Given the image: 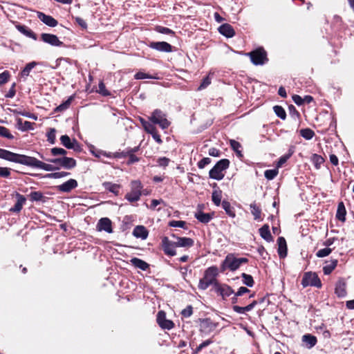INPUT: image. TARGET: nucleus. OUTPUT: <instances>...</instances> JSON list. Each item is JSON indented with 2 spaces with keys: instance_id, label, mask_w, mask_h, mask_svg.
<instances>
[{
  "instance_id": "nucleus-64",
  "label": "nucleus",
  "mask_w": 354,
  "mask_h": 354,
  "mask_svg": "<svg viewBox=\"0 0 354 354\" xmlns=\"http://www.w3.org/2000/svg\"><path fill=\"white\" fill-rule=\"evenodd\" d=\"M211 162V159L209 158H203L198 162V167L200 169L204 168L206 165H209Z\"/></svg>"
},
{
  "instance_id": "nucleus-30",
  "label": "nucleus",
  "mask_w": 354,
  "mask_h": 354,
  "mask_svg": "<svg viewBox=\"0 0 354 354\" xmlns=\"http://www.w3.org/2000/svg\"><path fill=\"white\" fill-rule=\"evenodd\" d=\"M346 211L344 203H339L337 206L336 217L337 218L338 220L341 221H344L346 220Z\"/></svg>"
},
{
  "instance_id": "nucleus-40",
  "label": "nucleus",
  "mask_w": 354,
  "mask_h": 354,
  "mask_svg": "<svg viewBox=\"0 0 354 354\" xmlns=\"http://www.w3.org/2000/svg\"><path fill=\"white\" fill-rule=\"evenodd\" d=\"M17 29H18V30L20 32L23 33L26 36H27V37H28L30 38H32L33 39H37L35 34L30 29L27 28L26 26H17Z\"/></svg>"
},
{
  "instance_id": "nucleus-21",
  "label": "nucleus",
  "mask_w": 354,
  "mask_h": 354,
  "mask_svg": "<svg viewBox=\"0 0 354 354\" xmlns=\"http://www.w3.org/2000/svg\"><path fill=\"white\" fill-rule=\"evenodd\" d=\"M16 198L17 202L14 207L10 209V212L19 213L22 209V207L26 201V198L24 196L20 194H17Z\"/></svg>"
},
{
  "instance_id": "nucleus-33",
  "label": "nucleus",
  "mask_w": 354,
  "mask_h": 354,
  "mask_svg": "<svg viewBox=\"0 0 354 354\" xmlns=\"http://www.w3.org/2000/svg\"><path fill=\"white\" fill-rule=\"evenodd\" d=\"M337 259L330 260L328 263H327L323 267L324 273L326 275L330 274L337 267Z\"/></svg>"
},
{
  "instance_id": "nucleus-50",
  "label": "nucleus",
  "mask_w": 354,
  "mask_h": 354,
  "mask_svg": "<svg viewBox=\"0 0 354 354\" xmlns=\"http://www.w3.org/2000/svg\"><path fill=\"white\" fill-rule=\"evenodd\" d=\"M278 174V170L277 169H268L265 171L264 176L268 180H272L274 179Z\"/></svg>"
},
{
  "instance_id": "nucleus-12",
  "label": "nucleus",
  "mask_w": 354,
  "mask_h": 354,
  "mask_svg": "<svg viewBox=\"0 0 354 354\" xmlns=\"http://www.w3.org/2000/svg\"><path fill=\"white\" fill-rule=\"evenodd\" d=\"M162 247L165 254L171 257L176 254V243L170 241L168 237L164 236L162 239Z\"/></svg>"
},
{
  "instance_id": "nucleus-7",
  "label": "nucleus",
  "mask_w": 354,
  "mask_h": 354,
  "mask_svg": "<svg viewBox=\"0 0 354 354\" xmlns=\"http://www.w3.org/2000/svg\"><path fill=\"white\" fill-rule=\"evenodd\" d=\"M143 186L140 180H133L131 183V191L125 195V199L130 203L138 201L142 196Z\"/></svg>"
},
{
  "instance_id": "nucleus-44",
  "label": "nucleus",
  "mask_w": 354,
  "mask_h": 354,
  "mask_svg": "<svg viewBox=\"0 0 354 354\" xmlns=\"http://www.w3.org/2000/svg\"><path fill=\"white\" fill-rule=\"evenodd\" d=\"M311 160L317 169H319L324 162V159L321 156L315 153L312 156Z\"/></svg>"
},
{
  "instance_id": "nucleus-8",
  "label": "nucleus",
  "mask_w": 354,
  "mask_h": 354,
  "mask_svg": "<svg viewBox=\"0 0 354 354\" xmlns=\"http://www.w3.org/2000/svg\"><path fill=\"white\" fill-rule=\"evenodd\" d=\"M46 160L67 169H73L76 166V160L73 158L66 156L59 158L46 159Z\"/></svg>"
},
{
  "instance_id": "nucleus-19",
  "label": "nucleus",
  "mask_w": 354,
  "mask_h": 354,
  "mask_svg": "<svg viewBox=\"0 0 354 354\" xmlns=\"http://www.w3.org/2000/svg\"><path fill=\"white\" fill-rule=\"evenodd\" d=\"M77 187V182L75 179H70L58 186V189L62 192H69Z\"/></svg>"
},
{
  "instance_id": "nucleus-14",
  "label": "nucleus",
  "mask_w": 354,
  "mask_h": 354,
  "mask_svg": "<svg viewBox=\"0 0 354 354\" xmlns=\"http://www.w3.org/2000/svg\"><path fill=\"white\" fill-rule=\"evenodd\" d=\"M217 324L213 322L210 319H203L201 321L200 331L205 334H209L216 329Z\"/></svg>"
},
{
  "instance_id": "nucleus-60",
  "label": "nucleus",
  "mask_w": 354,
  "mask_h": 354,
  "mask_svg": "<svg viewBox=\"0 0 354 354\" xmlns=\"http://www.w3.org/2000/svg\"><path fill=\"white\" fill-rule=\"evenodd\" d=\"M170 160L166 157H161L157 160L158 165L162 167H166L168 166Z\"/></svg>"
},
{
  "instance_id": "nucleus-11",
  "label": "nucleus",
  "mask_w": 354,
  "mask_h": 354,
  "mask_svg": "<svg viewBox=\"0 0 354 354\" xmlns=\"http://www.w3.org/2000/svg\"><path fill=\"white\" fill-rule=\"evenodd\" d=\"M156 320L159 326L162 329L170 330L174 326V322L166 318V313L162 310L158 313Z\"/></svg>"
},
{
  "instance_id": "nucleus-6",
  "label": "nucleus",
  "mask_w": 354,
  "mask_h": 354,
  "mask_svg": "<svg viewBox=\"0 0 354 354\" xmlns=\"http://www.w3.org/2000/svg\"><path fill=\"white\" fill-rule=\"evenodd\" d=\"M149 120L153 125L158 124L162 129H167L171 124L167 119L166 114L160 109H155L149 117Z\"/></svg>"
},
{
  "instance_id": "nucleus-9",
  "label": "nucleus",
  "mask_w": 354,
  "mask_h": 354,
  "mask_svg": "<svg viewBox=\"0 0 354 354\" xmlns=\"http://www.w3.org/2000/svg\"><path fill=\"white\" fill-rule=\"evenodd\" d=\"M301 285L304 288L309 286L320 288L322 286V283L319 278L315 273L306 272L301 280Z\"/></svg>"
},
{
  "instance_id": "nucleus-27",
  "label": "nucleus",
  "mask_w": 354,
  "mask_h": 354,
  "mask_svg": "<svg viewBox=\"0 0 354 354\" xmlns=\"http://www.w3.org/2000/svg\"><path fill=\"white\" fill-rule=\"evenodd\" d=\"M133 235L136 238L146 239L148 236V231L145 227L138 225L133 229Z\"/></svg>"
},
{
  "instance_id": "nucleus-46",
  "label": "nucleus",
  "mask_w": 354,
  "mask_h": 354,
  "mask_svg": "<svg viewBox=\"0 0 354 354\" xmlns=\"http://www.w3.org/2000/svg\"><path fill=\"white\" fill-rule=\"evenodd\" d=\"M230 145L231 148L239 156H242L241 151L240 149L241 148V144L234 140H230Z\"/></svg>"
},
{
  "instance_id": "nucleus-52",
  "label": "nucleus",
  "mask_w": 354,
  "mask_h": 354,
  "mask_svg": "<svg viewBox=\"0 0 354 354\" xmlns=\"http://www.w3.org/2000/svg\"><path fill=\"white\" fill-rule=\"evenodd\" d=\"M139 121L140 122L142 127L144 128L145 131L147 132L149 130H150L154 125L151 123V122L147 121L142 118H139Z\"/></svg>"
},
{
  "instance_id": "nucleus-20",
  "label": "nucleus",
  "mask_w": 354,
  "mask_h": 354,
  "mask_svg": "<svg viewBox=\"0 0 354 354\" xmlns=\"http://www.w3.org/2000/svg\"><path fill=\"white\" fill-rule=\"evenodd\" d=\"M219 32L223 36L231 38L235 35L233 27L229 24H224L218 28Z\"/></svg>"
},
{
  "instance_id": "nucleus-13",
  "label": "nucleus",
  "mask_w": 354,
  "mask_h": 354,
  "mask_svg": "<svg viewBox=\"0 0 354 354\" xmlns=\"http://www.w3.org/2000/svg\"><path fill=\"white\" fill-rule=\"evenodd\" d=\"M214 290L223 299H225L234 293L233 289L230 286L225 283H215Z\"/></svg>"
},
{
  "instance_id": "nucleus-51",
  "label": "nucleus",
  "mask_w": 354,
  "mask_h": 354,
  "mask_svg": "<svg viewBox=\"0 0 354 354\" xmlns=\"http://www.w3.org/2000/svg\"><path fill=\"white\" fill-rule=\"evenodd\" d=\"M92 153L97 158H100L101 156H105L107 158H113L118 157L115 155H113L111 153H106V151L98 150L96 151H92Z\"/></svg>"
},
{
  "instance_id": "nucleus-3",
  "label": "nucleus",
  "mask_w": 354,
  "mask_h": 354,
  "mask_svg": "<svg viewBox=\"0 0 354 354\" xmlns=\"http://www.w3.org/2000/svg\"><path fill=\"white\" fill-rule=\"evenodd\" d=\"M248 262V259L247 258H236L234 254H228L222 262L221 268L222 271H225L228 269L230 271L234 272L239 268L243 263H246Z\"/></svg>"
},
{
  "instance_id": "nucleus-26",
  "label": "nucleus",
  "mask_w": 354,
  "mask_h": 354,
  "mask_svg": "<svg viewBox=\"0 0 354 354\" xmlns=\"http://www.w3.org/2000/svg\"><path fill=\"white\" fill-rule=\"evenodd\" d=\"M176 247L190 248L194 245V240L188 237H177Z\"/></svg>"
},
{
  "instance_id": "nucleus-37",
  "label": "nucleus",
  "mask_w": 354,
  "mask_h": 354,
  "mask_svg": "<svg viewBox=\"0 0 354 354\" xmlns=\"http://www.w3.org/2000/svg\"><path fill=\"white\" fill-rule=\"evenodd\" d=\"M222 207L224 209V210L225 211L226 214L232 217V218H234L236 216V214H235V212H234V209L233 207L231 206L230 203L227 201H223L222 202Z\"/></svg>"
},
{
  "instance_id": "nucleus-36",
  "label": "nucleus",
  "mask_w": 354,
  "mask_h": 354,
  "mask_svg": "<svg viewBox=\"0 0 354 354\" xmlns=\"http://www.w3.org/2000/svg\"><path fill=\"white\" fill-rule=\"evenodd\" d=\"M222 192L219 189H214L212 194V200L214 204L219 206L221 203Z\"/></svg>"
},
{
  "instance_id": "nucleus-35",
  "label": "nucleus",
  "mask_w": 354,
  "mask_h": 354,
  "mask_svg": "<svg viewBox=\"0 0 354 354\" xmlns=\"http://www.w3.org/2000/svg\"><path fill=\"white\" fill-rule=\"evenodd\" d=\"M195 217L196 218V219L198 221H200L203 223H207L212 218V216L209 214L204 213L203 212H198L196 213Z\"/></svg>"
},
{
  "instance_id": "nucleus-61",
  "label": "nucleus",
  "mask_w": 354,
  "mask_h": 354,
  "mask_svg": "<svg viewBox=\"0 0 354 354\" xmlns=\"http://www.w3.org/2000/svg\"><path fill=\"white\" fill-rule=\"evenodd\" d=\"M210 84H211V78L208 75L203 80V81L198 89L203 90V89L207 88Z\"/></svg>"
},
{
  "instance_id": "nucleus-24",
  "label": "nucleus",
  "mask_w": 354,
  "mask_h": 354,
  "mask_svg": "<svg viewBox=\"0 0 354 354\" xmlns=\"http://www.w3.org/2000/svg\"><path fill=\"white\" fill-rule=\"evenodd\" d=\"M102 186L106 191L113 193L115 196L119 195L120 189L121 188L120 185L113 183L111 182H104L102 183Z\"/></svg>"
},
{
  "instance_id": "nucleus-53",
  "label": "nucleus",
  "mask_w": 354,
  "mask_h": 354,
  "mask_svg": "<svg viewBox=\"0 0 354 354\" xmlns=\"http://www.w3.org/2000/svg\"><path fill=\"white\" fill-rule=\"evenodd\" d=\"M70 174L68 172L66 171H58V172H54L51 174H48L47 176L50 178H64L65 176H67Z\"/></svg>"
},
{
  "instance_id": "nucleus-5",
  "label": "nucleus",
  "mask_w": 354,
  "mask_h": 354,
  "mask_svg": "<svg viewBox=\"0 0 354 354\" xmlns=\"http://www.w3.org/2000/svg\"><path fill=\"white\" fill-rule=\"evenodd\" d=\"M229 165L230 161L228 159L220 160L209 171V177L217 180H222L225 176L223 171L229 167Z\"/></svg>"
},
{
  "instance_id": "nucleus-1",
  "label": "nucleus",
  "mask_w": 354,
  "mask_h": 354,
  "mask_svg": "<svg viewBox=\"0 0 354 354\" xmlns=\"http://www.w3.org/2000/svg\"><path fill=\"white\" fill-rule=\"evenodd\" d=\"M0 158L19 163L28 167L38 168L47 171H52L59 167H55L51 164L43 162L35 157L24 154L16 153L10 151L0 148Z\"/></svg>"
},
{
  "instance_id": "nucleus-23",
  "label": "nucleus",
  "mask_w": 354,
  "mask_h": 354,
  "mask_svg": "<svg viewBox=\"0 0 354 354\" xmlns=\"http://www.w3.org/2000/svg\"><path fill=\"white\" fill-rule=\"evenodd\" d=\"M278 254L280 258H284L287 255V244L286 239L281 236L277 239Z\"/></svg>"
},
{
  "instance_id": "nucleus-16",
  "label": "nucleus",
  "mask_w": 354,
  "mask_h": 354,
  "mask_svg": "<svg viewBox=\"0 0 354 354\" xmlns=\"http://www.w3.org/2000/svg\"><path fill=\"white\" fill-rule=\"evenodd\" d=\"M41 40L48 44L53 46H63V42L61 41L57 35L49 34V33H42L41 35Z\"/></svg>"
},
{
  "instance_id": "nucleus-2",
  "label": "nucleus",
  "mask_w": 354,
  "mask_h": 354,
  "mask_svg": "<svg viewBox=\"0 0 354 354\" xmlns=\"http://www.w3.org/2000/svg\"><path fill=\"white\" fill-rule=\"evenodd\" d=\"M218 275V269L216 266H211L207 268L203 277L199 281L198 288L205 290L211 285H213L215 288V283H218L216 280Z\"/></svg>"
},
{
  "instance_id": "nucleus-55",
  "label": "nucleus",
  "mask_w": 354,
  "mask_h": 354,
  "mask_svg": "<svg viewBox=\"0 0 354 354\" xmlns=\"http://www.w3.org/2000/svg\"><path fill=\"white\" fill-rule=\"evenodd\" d=\"M156 30L157 32L162 33V34L171 35H174L175 34V32L172 30H171L167 27L157 26L156 28Z\"/></svg>"
},
{
  "instance_id": "nucleus-49",
  "label": "nucleus",
  "mask_w": 354,
  "mask_h": 354,
  "mask_svg": "<svg viewBox=\"0 0 354 354\" xmlns=\"http://www.w3.org/2000/svg\"><path fill=\"white\" fill-rule=\"evenodd\" d=\"M0 136L10 140L14 138V136L10 133L9 129L2 126H0Z\"/></svg>"
},
{
  "instance_id": "nucleus-59",
  "label": "nucleus",
  "mask_w": 354,
  "mask_h": 354,
  "mask_svg": "<svg viewBox=\"0 0 354 354\" xmlns=\"http://www.w3.org/2000/svg\"><path fill=\"white\" fill-rule=\"evenodd\" d=\"M186 223L183 221H171L169 225L174 227H181L184 228Z\"/></svg>"
},
{
  "instance_id": "nucleus-42",
  "label": "nucleus",
  "mask_w": 354,
  "mask_h": 354,
  "mask_svg": "<svg viewBox=\"0 0 354 354\" xmlns=\"http://www.w3.org/2000/svg\"><path fill=\"white\" fill-rule=\"evenodd\" d=\"M241 277L243 278V283L248 287H252L254 281L253 277L250 274L246 273H242Z\"/></svg>"
},
{
  "instance_id": "nucleus-17",
  "label": "nucleus",
  "mask_w": 354,
  "mask_h": 354,
  "mask_svg": "<svg viewBox=\"0 0 354 354\" xmlns=\"http://www.w3.org/2000/svg\"><path fill=\"white\" fill-rule=\"evenodd\" d=\"M97 230L100 232L104 231L107 233H112V222L111 221L106 217L102 218L99 220L97 224Z\"/></svg>"
},
{
  "instance_id": "nucleus-32",
  "label": "nucleus",
  "mask_w": 354,
  "mask_h": 354,
  "mask_svg": "<svg viewBox=\"0 0 354 354\" xmlns=\"http://www.w3.org/2000/svg\"><path fill=\"white\" fill-rule=\"evenodd\" d=\"M17 128L21 131H27L33 129V123L29 121H23L21 119L17 120Z\"/></svg>"
},
{
  "instance_id": "nucleus-25",
  "label": "nucleus",
  "mask_w": 354,
  "mask_h": 354,
  "mask_svg": "<svg viewBox=\"0 0 354 354\" xmlns=\"http://www.w3.org/2000/svg\"><path fill=\"white\" fill-rule=\"evenodd\" d=\"M302 342L306 348H311L316 345L317 339L315 336L311 334H306L302 336Z\"/></svg>"
},
{
  "instance_id": "nucleus-34",
  "label": "nucleus",
  "mask_w": 354,
  "mask_h": 354,
  "mask_svg": "<svg viewBox=\"0 0 354 354\" xmlns=\"http://www.w3.org/2000/svg\"><path fill=\"white\" fill-rule=\"evenodd\" d=\"M251 213L254 216V219L257 221L261 220V210L260 207L255 203H251L250 205Z\"/></svg>"
},
{
  "instance_id": "nucleus-43",
  "label": "nucleus",
  "mask_w": 354,
  "mask_h": 354,
  "mask_svg": "<svg viewBox=\"0 0 354 354\" xmlns=\"http://www.w3.org/2000/svg\"><path fill=\"white\" fill-rule=\"evenodd\" d=\"M300 135L306 140H310L315 136V133L312 129L306 128L300 131Z\"/></svg>"
},
{
  "instance_id": "nucleus-62",
  "label": "nucleus",
  "mask_w": 354,
  "mask_h": 354,
  "mask_svg": "<svg viewBox=\"0 0 354 354\" xmlns=\"http://www.w3.org/2000/svg\"><path fill=\"white\" fill-rule=\"evenodd\" d=\"M193 313V308L192 306H187L181 312L182 315L184 317H189Z\"/></svg>"
},
{
  "instance_id": "nucleus-57",
  "label": "nucleus",
  "mask_w": 354,
  "mask_h": 354,
  "mask_svg": "<svg viewBox=\"0 0 354 354\" xmlns=\"http://www.w3.org/2000/svg\"><path fill=\"white\" fill-rule=\"evenodd\" d=\"M97 92L103 96H108L110 95V93L106 88L105 84L102 82L99 83Z\"/></svg>"
},
{
  "instance_id": "nucleus-38",
  "label": "nucleus",
  "mask_w": 354,
  "mask_h": 354,
  "mask_svg": "<svg viewBox=\"0 0 354 354\" xmlns=\"http://www.w3.org/2000/svg\"><path fill=\"white\" fill-rule=\"evenodd\" d=\"M136 80H144V79H153L159 80L158 74L149 75L142 71L136 73L134 75Z\"/></svg>"
},
{
  "instance_id": "nucleus-54",
  "label": "nucleus",
  "mask_w": 354,
  "mask_h": 354,
  "mask_svg": "<svg viewBox=\"0 0 354 354\" xmlns=\"http://www.w3.org/2000/svg\"><path fill=\"white\" fill-rule=\"evenodd\" d=\"M50 152L53 156H65L67 153V151L62 149L58 147H54L50 149Z\"/></svg>"
},
{
  "instance_id": "nucleus-4",
  "label": "nucleus",
  "mask_w": 354,
  "mask_h": 354,
  "mask_svg": "<svg viewBox=\"0 0 354 354\" xmlns=\"http://www.w3.org/2000/svg\"><path fill=\"white\" fill-rule=\"evenodd\" d=\"M245 55L250 57L251 62L255 66H262L268 62L267 52L262 47H259Z\"/></svg>"
},
{
  "instance_id": "nucleus-10",
  "label": "nucleus",
  "mask_w": 354,
  "mask_h": 354,
  "mask_svg": "<svg viewBox=\"0 0 354 354\" xmlns=\"http://www.w3.org/2000/svg\"><path fill=\"white\" fill-rule=\"evenodd\" d=\"M62 145L68 149H73L75 151L80 152L82 147L75 139H71L67 135H63L60 137Z\"/></svg>"
},
{
  "instance_id": "nucleus-41",
  "label": "nucleus",
  "mask_w": 354,
  "mask_h": 354,
  "mask_svg": "<svg viewBox=\"0 0 354 354\" xmlns=\"http://www.w3.org/2000/svg\"><path fill=\"white\" fill-rule=\"evenodd\" d=\"M147 133L151 134L152 138L154 139V140L157 143H158V144L162 143V140L160 138V136L158 134L157 129L155 127V125L150 130H149Z\"/></svg>"
},
{
  "instance_id": "nucleus-47",
  "label": "nucleus",
  "mask_w": 354,
  "mask_h": 354,
  "mask_svg": "<svg viewBox=\"0 0 354 354\" xmlns=\"http://www.w3.org/2000/svg\"><path fill=\"white\" fill-rule=\"evenodd\" d=\"M332 250L331 248L326 247L325 248L319 250L316 253V256L319 258L327 257L332 252Z\"/></svg>"
},
{
  "instance_id": "nucleus-31",
  "label": "nucleus",
  "mask_w": 354,
  "mask_h": 354,
  "mask_svg": "<svg viewBox=\"0 0 354 354\" xmlns=\"http://www.w3.org/2000/svg\"><path fill=\"white\" fill-rule=\"evenodd\" d=\"M37 65H38V63L35 61L27 64L20 73L21 77L23 78H26L29 75L32 69L34 68Z\"/></svg>"
},
{
  "instance_id": "nucleus-48",
  "label": "nucleus",
  "mask_w": 354,
  "mask_h": 354,
  "mask_svg": "<svg viewBox=\"0 0 354 354\" xmlns=\"http://www.w3.org/2000/svg\"><path fill=\"white\" fill-rule=\"evenodd\" d=\"M46 136L48 142L52 145L55 144L56 140V130L55 129H50Z\"/></svg>"
},
{
  "instance_id": "nucleus-63",
  "label": "nucleus",
  "mask_w": 354,
  "mask_h": 354,
  "mask_svg": "<svg viewBox=\"0 0 354 354\" xmlns=\"http://www.w3.org/2000/svg\"><path fill=\"white\" fill-rule=\"evenodd\" d=\"M75 21L82 29L86 30L87 28V23L82 18L76 17Z\"/></svg>"
},
{
  "instance_id": "nucleus-58",
  "label": "nucleus",
  "mask_w": 354,
  "mask_h": 354,
  "mask_svg": "<svg viewBox=\"0 0 354 354\" xmlns=\"http://www.w3.org/2000/svg\"><path fill=\"white\" fill-rule=\"evenodd\" d=\"M213 342V341L211 339H207L204 342H203L201 344H200L196 348V350H195V353H199L200 351H201V350L203 348H204L205 347H207L209 345H210Z\"/></svg>"
},
{
  "instance_id": "nucleus-56",
  "label": "nucleus",
  "mask_w": 354,
  "mask_h": 354,
  "mask_svg": "<svg viewBox=\"0 0 354 354\" xmlns=\"http://www.w3.org/2000/svg\"><path fill=\"white\" fill-rule=\"evenodd\" d=\"M30 198L32 201H40L43 198V194L39 192H32L30 194Z\"/></svg>"
},
{
  "instance_id": "nucleus-18",
  "label": "nucleus",
  "mask_w": 354,
  "mask_h": 354,
  "mask_svg": "<svg viewBox=\"0 0 354 354\" xmlns=\"http://www.w3.org/2000/svg\"><path fill=\"white\" fill-rule=\"evenodd\" d=\"M335 292L339 297H344L346 295V283L343 279H340L336 283Z\"/></svg>"
},
{
  "instance_id": "nucleus-15",
  "label": "nucleus",
  "mask_w": 354,
  "mask_h": 354,
  "mask_svg": "<svg viewBox=\"0 0 354 354\" xmlns=\"http://www.w3.org/2000/svg\"><path fill=\"white\" fill-rule=\"evenodd\" d=\"M149 47L160 52L170 53L172 51V46L166 41H151Z\"/></svg>"
},
{
  "instance_id": "nucleus-39",
  "label": "nucleus",
  "mask_w": 354,
  "mask_h": 354,
  "mask_svg": "<svg viewBox=\"0 0 354 354\" xmlns=\"http://www.w3.org/2000/svg\"><path fill=\"white\" fill-rule=\"evenodd\" d=\"M73 100V96L69 97L66 101H64V102H62L61 104H59L58 106H57L55 108V112H62V111L68 109L69 108Z\"/></svg>"
},
{
  "instance_id": "nucleus-22",
  "label": "nucleus",
  "mask_w": 354,
  "mask_h": 354,
  "mask_svg": "<svg viewBox=\"0 0 354 354\" xmlns=\"http://www.w3.org/2000/svg\"><path fill=\"white\" fill-rule=\"evenodd\" d=\"M38 17L43 23L50 27H55L58 24L57 21L53 17L42 12H38Z\"/></svg>"
},
{
  "instance_id": "nucleus-28",
  "label": "nucleus",
  "mask_w": 354,
  "mask_h": 354,
  "mask_svg": "<svg viewBox=\"0 0 354 354\" xmlns=\"http://www.w3.org/2000/svg\"><path fill=\"white\" fill-rule=\"evenodd\" d=\"M130 262L135 268H139L143 271L147 270L149 267V265L147 262L137 257L132 258Z\"/></svg>"
},
{
  "instance_id": "nucleus-45",
  "label": "nucleus",
  "mask_w": 354,
  "mask_h": 354,
  "mask_svg": "<svg viewBox=\"0 0 354 354\" xmlns=\"http://www.w3.org/2000/svg\"><path fill=\"white\" fill-rule=\"evenodd\" d=\"M275 114L281 120H285L286 118V113L284 109L281 106H274L273 107Z\"/></svg>"
},
{
  "instance_id": "nucleus-29",
  "label": "nucleus",
  "mask_w": 354,
  "mask_h": 354,
  "mask_svg": "<svg viewBox=\"0 0 354 354\" xmlns=\"http://www.w3.org/2000/svg\"><path fill=\"white\" fill-rule=\"evenodd\" d=\"M260 236L266 241L270 242L273 240L271 235L269 225L266 224L259 229Z\"/></svg>"
}]
</instances>
